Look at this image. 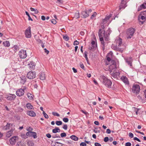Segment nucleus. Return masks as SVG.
<instances>
[{
    "instance_id": "20",
    "label": "nucleus",
    "mask_w": 146,
    "mask_h": 146,
    "mask_svg": "<svg viewBox=\"0 0 146 146\" xmlns=\"http://www.w3.org/2000/svg\"><path fill=\"white\" fill-rule=\"evenodd\" d=\"M20 78H21L20 81L21 84H24L26 81L27 78L25 76H22L20 77Z\"/></svg>"
},
{
    "instance_id": "23",
    "label": "nucleus",
    "mask_w": 146,
    "mask_h": 146,
    "mask_svg": "<svg viewBox=\"0 0 146 146\" xmlns=\"http://www.w3.org/2000/svg\"><path fill=\"white\" fill-rule=\"evenodd\" d=\"M99 38L101 42V46L102 47L103 50H105V44L103 38V37H101Z\"/></svg>"
},
{
    "instance_id": "60",
    "label": "nucleus",
    "mask_w": 146,
    "mask_h": 146,
    "mask_svg": "<svg viewBox=\"0 0 146 146\" xmlns=\"http://www.w3.org/2000/svg\"><path fill=\"white\" fill-rule=\"evenodd\" d=\"M109 140V138L108 137H106L104 138V141L105 142H107Z\"/></svg>"
},
{
    "instance_id": "37",
    "label": "nucleus",
    "mask_w": 146,
    "mask_h": 146,
    "mask_svg": "<svg viewBox=\"0 0 146 146\" xmlns=\"http://www.w3.org/2000/svg\"><path fill=\"white\" fill-rule=\"evenodd\" d=\"M34 132L30 131L27 133V136H32V135L33 134Z\"/></svg>"
},
{
    "instance_id": "58",
    "label": "nucleus",
    "mask_w": 146,
    "mask_h": 146,
    "mask_svg": "<svg viewBox=\"0 0 146 146\" xmlns=\"http://www.w3.org/2000/svg\"><path fill=\"white\" fill-rule=\"evenodd\" d=\"M129 136L131 138H133V134L131 132H130L129 133Z\"/></svg>"
},
{
    "instance_id": "51",
    "label": "nucleus",
    "mask_w": 146,
    "mask_h": 146,
    "mask_svg": "<svg viewBox=\"0 0 146 146\" xmlns=\"http://www.w3.org/2000/svg\"><path fill=\"white\" fill-rule=\"evenodd\" d=\"M34 138H36L37 137L36 133L35 132H33V134L32 135V136Z\"/></svg>"
},
{
    "instance_id": "11",
    "label": "nucleus",
    "mask_w": 146,
    "mask_h": 146,
    "mask_svg": "<svg viewBox=\"0 0 146 146\" xmlns=\"http://www.w3.org/2000/svg\"><path fill=\"white\" fill-rule=\"evenodd\" d=\"M126 62L130 66H132V63L133 62V59L131 57H127L125 58Z\"/></svg>"
},
{
    "instance_id": "54",
    "label": "nucleus",
    "mask_w": 146,
    "mask_h": 146,
    "mask_svg": "<svg viewBox=\"0 0 146 146\" xmlns=\"http://www.w3.org/2000/svg\"><path fill=\"white\" fill-rule=\"evenodd\" d=\"M79 42L77 40H76L74 42V45H77L79 44Z\"/></svg>"
},
{
    "instance_id": "36",
    "label": "nucleus",
    "mask_w": 146,
    "mask_h": 146,
    "mask_svg": "<svg viewBox=\"0 0 146 146\" xmlns=\"http://www.w3.org/2000/svg\"><path fill=\"white\" fill-rule=\"evenodd\" d=\"M80 17L79 13V12L76 13L75 14L74 17L76 19H78Z\"/></svg>"
},
{
    "instance_id": "45",
    "label": "nucleus",
    "mask_w": 146,
    "mask_h": 146,
    "mask_svg": "<svg viewBox=\"0 0 146 146\" xmlns=\"http://www.w3.org/2000/svg\"><path fill=\"white\" fill-rule=\"evenodd\" d=\"M66 134L64 132L60 134V136L61 137H65L66 136Z\"/></svg>"
},
{
    "instance_id": "38",
    "label": "nucleus",
    "mask_w": 146,
    "mask_h": 146,
    "mask_svg": "<svg viewBox=\"0 0 146 146\" xmlns=\"http://www.w3.org/2000/svg\"><path fill=\"white\" fill-rule=\"evenodd\" d=\"M56 124L57 125H60L62 124V122L61 121H56Z\"/></svg>"
},
{
    "instance_id": "40",
    "label": "nucleus",
    "mask_w": 146,
    "mask_h": 146,
    "mask_svg": "<svg viewBox=\"0 0 146 146\" xmlns=\"http://www.w3.org/2000/svg\"><path fill=\"white\" fill-rule=\"evenodd\" d=\"M133 108L134 109V110L135 111L136 114L137 115H138V111H139V110L140 109H139V108H136L135 107H133Z\"/></svg>"
},
{
    "instance_id": "55",
    "label": "nucleus",
    "mask_w": 146,
    "mask_h": 146,
    "mask_svg": "<svg viewBox=\"0 0 146 146\" xmlns=\"http://www.w3.org/2000/svg\"><path fill=\"white\" fill-rule=\"evenodd\" d=\"M52 137L53 138H55L57 137L60 138V137L59 135L56 134L54 136H52Z\"/></svg>"
},
{
    "instance_id": "1",
    "label": "nucleus",
    "mask_w": 146,
    "mask_h": 146,
    "mask_svg": "<svg viewBox=\"0 0 146 146\" xmlns=\"http://www.w3.org/2000/svg\"><path fill=\"white\" fill-rule=\"evenodd\" d=\"M101 81L106 86L109 88H111L112 82L105 76H102L101 77Z\"/></svg>"
},
{
    "instance_id": "29",
    "label": "nucleus",
    "mask_w": 146,
    "mask_h": 146,
    "mask_svg": "<svg viewBox=\"0 0 146 146\" xmlns=\"http://www.w3.org/2000/svg\"><path fill=\"white\" fill-rule=\"evenodd\" d=\"M70 137L73 140L76 141H78V138L75 135H72L70 136Z\"/></svg>"
},
{
    "instance_id": "19",
    "label": "nucleus",
    "mask_w": 146,
    "mask_h": 146,
    "mask_svg": "<svg viewBox=\"0 0 146 146\" xmlns=\"http://www.w3.org/2000/svg\"><path fill=\"white\" fill-rule=\"evenodd\" d=\"M28 66L30 69H33L35 68V64L33 61L30 62V63L28 64Z\"/></svg>"
},
{
    "instance_id": "46",
    "label": "nucleus",
    "mask_w": 146,
    "mask_h": 146,
    "mask_svg": "<svg viewBox=\"0 0 146 146\" xmlns=\"http://www.w3.org/2000/svg\"><path fill=\"white\" fill-rule=\"evenodd\" d=\"M52 132L54 133H56L58 132L57 127H56L55 129H53Z\"/></svg>"
},
{
    "instance_id": "9",
    "label": "nucleus",
    "mask_w": 146,
    "mask_h": 146,
    "mask_svg": "<svg viewBox=\"0 0 146 146\" xmlns=\"http://www.w3.org/2000/svg\"><path fill=\"white\" fill-rule=\"evenodd\" d=\"M24 89L21 88L16 91V94L17 96L20 97L24 95Z\"/></svg>"
},
{
    "instance_id": "32",
    "label": "nucleus",
    "mask_w": 146,
    "mask_h": 146,
    "mask_svg": "<svg viewBox=\"0 0 146 146\" xmlns=\"http://www.w3.org/2000/svg\"><path fill=\"white\" fill-rule=\"evenodd\" d=\"M102 29H100L98 31V36L99 38H101V37H102Z\"/></svg>"
},
{
    "instance_id": "42",
    "label": "nucleus",
    "mask_w": 146,
    "mask_h": 146,
    "mask_svg": "<svg viewBox=\"0 0 146 146\" xmlns=\"http://www.w3.org/2000/svg\"><path fill=\"white\" fill-rule=\"evenodd\" d=\"M63 39L66 41H67L69 40V38L67 35L64 36L63 37Z\"/></svg>"
},
{
    "instance_id": "8",
    "label": "nucleus",
    "mask_w": 146,
    "mask_h": 146,
    "mask_svg": "<svg viewBox=\"0 0 146 146\" xmlns=\"http://www.w3.org/2000/svg\"><path fill=\"white\" fill-rule=\"evenodd\" d=\"M5 98L9 100H13L16 98V96L14 94H9L6 95Z\"/></svg>"
},
{
    "instance_id": "4",
    "label": "nucleus",
    "mask_w": 146,
    "mask_h": 146,
    "mask_svg": "<svg viewBox=\"0 0 146 146\" xmlns=\"http://www.w3.org/2000/svg\"><path fill=\"white\" fill-rule=\"evenodd\" d=\"M36 76V73L35 72L31 71L27 73V76L29 79H32L35 78Z\"/></svg>"
},
{
    "instance_id": "49",
    "label": "nucleus",
    "mask_w": 146,
    "mask_h": 146,
    "mask_svg": "<svg viewBox=\"0 0 146 146\" xmlns=\"http://www.w3.org/2000/svg\"><path fill=\"white\" fill-rule=\"evenodd\" d=\"M141 19L142 20H144L145 21L146 20V16H143V15H141Z\"/></svg>"
},
{
    "instance_id": "56",
    "label": "nucleus",
    "mask_w": 146,
    "mask_h": 146,
    "mask_svg": "<svg viewBox=\"0 0 146 146\" xmlns=\"http://www.w3.org/2000/svg\"><path fill=\"white\" fill-rule=\"evenodd\" d=\"M80 67L83 69H84V65L82 62H80Z\"/></svg>"
},
{
    "instance_id": "17",
    "label": "nucleus",
    "mask_w": 146,
    "mask_h": 146,
    "mask_svg": "<svg viewBox=\"0 0 146 146\" xmlns=\"http://www.w3.org/2000/svg\"><path fill=\"white\" fill-rule=\"evenodd\" d=\"M63 144L58 142H53L52 141L51 145L52 146H62Z\"/></svg>"
},
{
    "instance_id": "52",
    "label": "nucleus",
    "mask_w": 146,
    "mask_h": 146,
    "mask_svg": "<svg viewBox=\"0 0 146 146\" xmlns=\"http://www.w3.org/2000/svg\"><path fill=\"white\" fill-rule=\"evenodd\" d=\"M80 146H86V144L85 142H82L80 144Z\"/></svg>"
},
{
    "instance_id": "59",
    "label": "nucleus",
    "mask_w": 146,
    "mask_h": 146,
    "mask_svg": "<svg viewBox=\"0 0 146 146\" xmlns=\"http://www.w3.org/2000/svg\"><path fill=\"white\" fill-rule=\"evenodd\" d=\"M62 128L65 130H67V126L66 124H64L62 127Z\"/></svg>"
},
{
    "instance_id": "61",
    "label": "nucleus",
    "mask_w": 146,
    "mask_h": 146,
    "mask_svg": "<svg viewBox=\"0 0 146 146\" xmlns=\"http://www.w3.org/2000/svg\"><path fill=\"white\" fill-rule=\"evenodd\" d=\"M133 139L135 140H136L139 142H140V140L137 137H134L133 138Z\"/></svg>"
},
{
    "instance_id": "13",
    "label": "nucleus",
    "mask_w": 146,
    "mask_h": 146,
    "mask_svg": "<svg viewBox=\"0 0 146 146\" xmlns=\"http://www.w3.org/2000/svg\"><path fill=\"white\" fill-rule=\"evenodd\" d=\"M146 9V1L143 3L139 7L137 11H139L143 9Z\"/></svg>"
},
{
    "instance_id": "6",
    "label": "nucleus",
    "mask_w": 146,
    "mask_h": 146,
    "mask_svg": "<svg viewBox=\"0 0 146 146\" xmlns=\"http://www.w3.org/2000/svg\"><path fill=\"white\" fill-rule=\"evenodd\" d=\"M25 34L26 37L27 38H30L31 36V27H29L26 29L25 32Z\"/></svg>"
},
{
    "instance_id": "16",
    "label": "nucleus",
    "mask_w": 146,
    "mask_h": 146,
    "mask_svg": "<svg viewBox=\"0 0 146 146\" xmlns=\"http://www.w3.org/2000/svg\"><path fill=\"white\" fill-rule=\"evenodd\" d=\"M126 0H122L121 1V5L119 6V9L124 8L126 6Z\"/></svg>"
},
{
    "instance_id": "28",
    "label": "nucleus",
    "mask_w": 146,
    "mask_h": 146,
    "mask_svg": "<svg viewBox=\"0 0 146 146\" xmlns=\"http://www.w3.org/2000/svg\"><path fill=\"white\" fill-rule=\"evenodd\" d=\"M3 45L5 47H9L10 44L9 41H5L3 42Z\"/></svg>"
},
{
    "instance_id": "14",
    "label": "nucleus",
    "mask_w": 146,
    "mask_h": 146,
    "mask_svg": "<svg viewBox=\"0 0 146 146\" xmlns=\"http://www.w3.org/2000/svg\"><path fill=\"white\" fill-rule=\"evenodd\" d=\"M16 136H14L11 137L9 140L10 143L12 145H15L16 142Z\"/></svg>"
},
{
    "instance_id": "44",
    "label": "nucleus",
    "mask_w": 146,
    "mask_h": 146,
    "mask_svg": "<svg viewBox=\"0 0 146 146\" xmlns=\"http://www.w3.org/2000/svg\"><path fill=\"white\" fill-rule=\"evenodd\" d=\"M96 12H94L93 15H92L91 17V19H93V18L96 16Z\"/></svg>"
},
{
    "instance_id": "31",
    "label": "nucleus",
    "mask_w": 146,
    "mask_h": 146,
    "mask_svg": "<svg viewBox=\"0 0 146 146\" xmlns=\"http://www.w3.org/2000/svg\"><path fill=\"white\" fill-rule=\"evenodd\" d=\"M26 107L28 109L30 110L32 109L33 107V106L29 103L27 104Z\"/></svg>"
},
{
    "instance_id": "57",
    "label": "nucleus",
    "mask_w": 146,
    "mask_h": 146,
    "mask_svg": "<svg viewBox=\"0 0 146 146\" xmlns=\"http://www.w3.org/2000/svg\"><path fill=\"white\" fill-rule=\"evenodd\" d=\"M131 144L130 142H128L125 143V146H131Z\"/></svg>"
},
{
    "instance_id": "30",
    "label": "nucleus",
    "mask_w": 146,
    "mask_h": 146,
    "mask_svg": "<svg viewBox=\"0 0 146 146\" xmlns=\"http://www.w3.org/2000/svg\"><path fill=\"white\" fill-rule=\"evenodd\" d=\"M120 73L118 72H116L113 74L112 76L115 78H117L120 75Z\"/></svg>"
},
{
    "instance_id": "41",
    "label": "nucleus",
    "mask_w": 146,
    "mask_h": 146,
    "mask_svg": "<svg viewBox=\"0 0 146 146\" xmlns=\"http://www.w3.org/2000/svg\"><path fill=\"white\" fill-rule=\"evenodd\" d=\"M21 137L22 138H23L24 139H26L27 138V133L26 134H21Z\"/></svg>"
},
{
    "instance_id": "26",
    "label": "nucleus",
    "mask_w": 146,
    "mask_h": 146,
    "mask_svg": "<svg viewBox=\"0 0 146 146\" xmlns=\"http://www.w3.org/2000/svg\"><path fill=\"white\" fill-rule=\"evenodd\" d=\"M13 130L11 129L10 131L7 132L6 133V137L9 138L12 135Z\"/></svg>"
},
{
    "instance_id": "18",
    "label": "nucleus",
    "mask_w": 146,
    "mask_h": 146,
    "mask_svg": "<svg viewBox=\"0 0 146 146\" xmlns=\"http://www.w3.org/2000/svg\"><path fill=\"white\" fill-rule=\"evenodd\" d=\"M82 17L84 18H86L89 16V13L88 12V11H83L82 12Z\"/></svg>"
},
{
    "instance_id": "2",
    "label": "nucleus",
    "mask_w": 146,
    "mask_h": 146,
    "mask_svg": "<svg viewBox=\"0 0 146 146\" xmlns=\"http://www.w3.org/2000/svg\"><path fill=\"white\" fill-rule=\"evenodd\" d=\"M135 31V29L133 28H130L128 29L127 32V38H131Z\"/></svg>"
},
{
    "instance_id": "10",
    "label": "nucleus",
    "mask_w": 146,
    "mask_h": 146,
    "mask_svg": "<svg viewBox=\"0 0 146 146\" xmlns=\"http://www.w3.org/2000/svg\"><path fill=\"white\" fill-rule=\"evenodd\" d=\"M112 15L110 14L108 15H107L106 17L103 19L102 21V22L101 23L102 24L106 25L109 19L111 17Z\"/></svg>"
},
{
    "instance_id": "53",
    "label": "nucleus",
    "mask_w": 146,
    "mask_h": 146,
    "mask_svg": "<svg viewBox=\"0 0 146 146\" xmlns=\"http://www.w3.org/2000/svg\"><path fill=\"white\" fill-rule=\"evenodd\" d=\"M51 23L54 24H56V20L54 19H53L51 21Z\"/></svg>"
},
{
    "instance_id": "43",
    "label": "nucleus",
    "mask_w": 146,
    "mask_h": 146,
    "mask_svg": "<svg viewBox=\"0 0 146 146\" xmlns=\"http://www.w3.org/2000/svg\"><path fill=\"white\" fill-rule=\"evenodd\" d=\"M68 119L67 117H64L63 119V121L65 123L68 122Z\"/></svg>"
},
{
    "instance_id": "7",
    "label": "nucleus",
    "mask_w": 146,
    "mask_h": 146,
    "mask_svg": "<svg viewBox=\"0 0 146 146\" xmlns=\"http://www.w3.org/2000/svg\"><path fill=\"white\" fill-rule=\"evenodd\" d=\"M19 55L21 58H25L27 57V54L26 50H21L19 52Z\"/></svg>"
},
{
    "instance_id": "12",
    "label": "nucleus",
    "mask_w": 146,
    "mask_h": 146,
    "mask_svg": "<svg viewBox=\"0 0 146 146\" xmlns=\"http://www.w3.org/2000/svg\"><path fill=\"white\" fill-rule=\"evenodd\" d=\"M112 64L110 65L109 66V69L110 70H114L116 68V62L112 60Z\"/></svg>"
},
{
    "instance_id": "21",
    "label": "nucleus",
    "mask_w": 146,
    "mask_h": 146,
    "mask_svg": "<svg viewBox=\"0 0 146 146\" xmlns=\"http://www.w3.org/2000/svg\"><path fill=\"white\" fill-rule=\"evenodd\" d=\"M40 79L42 80H44L45 79V74L44 72H41L39 74Z\"/></svg>"
},
{
    "instance_id": "39",
    "label": "nucleus",
    "mask_w": 146,
    "mask_h": 146,
    "mask_svg": "<svg viewBox=\"0 0 146 146\" xmlns=\"http://www.w3.org/2000/svg\"><path fill=\"white\" fill-rule=\"evenodd\" d=\"M42 114L45 118L46 119L48 118L49 117L48 116L44 111H43Z\"/></svg>"
},
{
    "instance_id": "3",
    "label": "nucleus",
    "mask_w": 146,
    "mask_h": 146,
    "mask_svg": "<svg viewBox=\"0 0 146 146\" xmlns=\"http://www.w3.org/2000/svg\"><path fill=\"white\" fill-rule=\"evenodd\" d=\"M140 90V87L139 85L134 84L132 88V91L136 94H138Z\"/></svg>"
},
{
    "instance_id": "50",
    "label": "nucleus",
    "mask_w": 146,
    "mask_h": 146,
    "mask_svg": "<svg viewBox=\"0 0 146 146\" xmlns=\"http://www.w3.org/2000/svg\"><path fill=\"white\" fill-rule=\"evenodd\" d=\"M28 144L29 146H33L34 145L33 143L31 141L29 142Z\"/></svg>"
},
{
    "instance_id": "62",
    "label": "nucleus",
    "mask_w": 146,
    "mask_h": 146,
    "mask_svg": "<svg viewBox=\"0 0 146 146\" xmlns=\"http://www.w3.org/2000/svg\"><path fill=\"white\" fill-rule=\"evenodd\" d=\"M141 15H144V16H146V11H144L141 12Z\"/></svg>"
},
{
    "instance_id": "33",
    "label": "nucleus",
    "mask_w": 146,
    "mask_h": 146,
    "mask_svg": "<svg viewBox=\"0 0 146 146\" xmlns=\"http://www.w3.org/2000/svg\"><path fill=\"white\" fill-rule=\"evenodd\" d=\"M30 9L31 10V11H34L35 13V14H37L38 13V11L36 9H34V8H33L32 7H31Z\"/></svg>"
},
{
    "instance_id": "64",
    "label": "nucleus",
    "mask_w": 146,
    "mask_h": 146,
    "mask_svg": "<svg viewBox=\"0 0 146 146\" xmlns=\"http://www.w3.org/2000/svg\"><path fill=\"white\" fill-rule=\"evenodd\" d=\"M95 146H101V144L98 143L96 142L94 144Z\"/></svg>"
},
{
    "instance_id": "48",
    "label": "nucleus",
    "mask_w": 146,
    "mask_h": 146,
    "mask_svg": "<svg viewBox=\"0 0 146 146\" xmlns=\"http://www.w3.org/2000/svg\"><path fill=\"white\" fill-rule=\"evenodd\" d=\"M26 130L27 131H29V132L33 130V128L30 127H29L28 128L27 127V128Z\"/></svg>"
},
{
    "instance_id": "15",
    "label": "nucleus",
    "mask_w": 146,
    "mask_h": 146,
    "mask_svg": "<svg viewBox=\"0 0 146 146\" xmlns=\"http://www.w3.org/2000/svg\"><path fill=\"white\" fill-rule=\"evenodd\" d=\"M111 48L116 51H119L121 52H122L123 50L121 48L117 47L116 46H114L113 45H112L111 46Z\"/></svg>"
},
{
    "instance_id": "25",
    "label": "nucleus",
    "mask_w": 146,
    "mask_h": 146,
    "mask_svg": "<svg viewBox=\"0 0 146 146\" xmlns=\"http://www.w3.org/2000/svg\"><path fill=\"white\" fill-rule=\"evenodd\" d=\"M27 114L32 117H35L36 115L34 111H27Z\"/></svg>"
},
{
    "instance_id": "22",
    "label": "nucleus",
    "mask_w": 146,
    "mask_h": 146,
    "mask_svg": "<svg viewBox=\"0 0 146 146\" xmlns=\"http://www.w3.org/2000/svg\"><path fill=\"white\" fill-rule=\"evenodd\" d=\"M13 124L12 123H7L6 125L4 126L3 127V129L7 130L10 128L11 126H12Z\"/></svg>"
},
{
    "instance_id": "34",
    "label": "nucleus",
    "mask_w": 146,
    "mask_h": 146,
    "mask_svg": "<svg viewBox=\"0 0 146 146\" xmlns=\"http://www.w3.org/2000/svg\"><path fill=\"white\" fill-rule=\"evenodd\" d=\"M27 96L28 98L30 100H32L33 99L32 95L29 93L27 94Z\"/></svg>"
},
{
    "instance_id": "24",
    "label": "nucleus",
    "mask_w": 146,
    "mask_h": 146,
    "mask_svg": "<svg viewBox=\"0 0 146 146\" xmlns=\"http://www.w3.org/2000/svg\"><path fill=\"white\" fill-rule=\"evenodd\" d=\"M121 79L126 84H129V81L127 78L126 76H122L121 78Z\"/></svg>"
},
{
    "instance_id": "27",
    "label": "nucleus",
    "mask_w": 146,
    "mask_h": 146,
    "mask_svg": "<svg viewBox=\"0 0 146 146\" xmlns=\"http://www.w3.org/2000/svg\"><path fill=\"white\" fill-rule=\"evenodd\" d=\"M116 42L117 44H118V46H120L122 44V40L121 39L119 38L118 40H116Z\"/></svg>"
},
{
    "instance_id": "35",
    "label": "nucleus",
    "mask_w": 146,
    "mask_h": 146,
    "mask_svg": "<svg viewBox=\"0 0 146 146\" xmlns=\"http://www.w3.org/2000/svg\"><path fill=\"white\" fill-rule=\"evenodd\" d=\"M25 13L26 14V15L28 16V20L29 21L31 20L32 21H33V20L30 17L29 14L27 11L25 12Z\"/></svg>"
},
{
    "instance_id": "5",
    "label": "nucleus",
    "mask_w": 146,
    "mask_h": 146,
    "mask_svg": "<svg viewBox=\"0 0 146 146\" xmlns=\"http://www.w3.org/2000/svg\"><path fill=\"white\" fill-rule=\"evenodd\" d=\"M111 31L110 29H108L107 31L106 32H105L104 31L103 33L104 36L105 38V40L106 41H108L109 40V37Z\"/></svg>"
},
{
    "instance_id": "47",
    "label": "nucleus",
    "mask_w": 146,
    "mask_h": 146,
    "mask_svg": "<svg viewBox=\"0 0 146 146\" xmlns=\"http://www.w3.org/2000/svg\"><path fill=\"white\" fill-rule=\"evenodd\" d=\"M52 114L58 117H59L60 116V115L56 112H52Z\"/></svg>"
},
{
    "instance_id": "63",
    "label": "nucleus",
    "mask_w": 146,
    "mask_h": 146,
    "mask_svg": "<svg viewBox=\"0 0 146 146\" xmlns=\"http://www.w3.org/2000/svg\"><path fill=\"white\" fill-rule=\"evenodd\" d=\"M46 136L49 138H51V135L50 133H47L46 134Z\"/></svg>"
}]
</instances>
